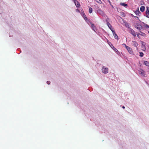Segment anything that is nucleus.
Instances as JSON below:
<instances>
[{
	"instance_id": "obj_1",
	"label": "nucleus",
	"mask_w": 149,
	"mask_h": 149,
	"mask_svg": "<svg viewBox=\"0 0 149 149\" xmlns=\"http://www.w3.org/2000/svg\"><path fill=\"white\" fill-rule=\"evenodd\" d=\"M129 32L131 33L134 37L136 36V34L135 31L131 28H129Z\"/></svg>"
},
{
	"instance_id": "obj_2",
	"label": "nucleus",
	"mask_w": 149,
	"mask_h": 149,
	"mask_svg": "<svg viewBox=\"0 0 149 149\" xmlns=\"http://www.w3.org/2000/svg\"><path fill=\"white\" fill-rule=\"evenodd\" d=\"M102 72L104 74L107 73L108 72V70L107 68L103 66L102 69Z\"/></svg>"
},
{
	"instance_id": "obj_3",
	"label": "nucleus",
	"mask_w": 149,
	"mask_h": 149,
	"mask_svg": "<svg viewBox=\"0 0 149 149\" xmlns=\"http://www.w3.org/2000/svg\"><path fill=\"white\" fill-rule=\"evenodd\" d=\"M139 73L142 76H145L146 72H145L141 69H140L139 71Z\"/></svg>"
},
{
	"instance_id": "obj_4",
	"label": "nucleus",
	"mask_w": 149,
	"mask_h": 149,
	"mask_svg": "<svg viewBox=\"0 0 149 149\" xmlns=\"http://www.w3.org/2000/svg\"><path fill=\"white\" fill-rule=\"evenodd\" d=\"M97 13L98 14L101 15L102 16H104L105 15L103 11L100 9L98 10H97Z\"/></svg>"
},
{
	"instance_id": "obj_5",
	"label": "nucleus",
	"mask_w": 149,
	"mask_h": 149,
	"mask_svg": "<svg viewBox=\"0 0 149 149\" xmlns=\"http://www.w3.org/2000/svg\"><path fill=\"white\" fill-rule=\"evenodd\" d=\"M126 49L127 50L128 52L131 54H132L133 53V51H132V49L130 47L126 46Z\"/></svg>"
},
{
	"instance_id": "obj_6",
	"label": "nucleus",
	"mask_w": 149,
	"mask_h": 149,
	"mask_svg": "<svg viewBox=\"0 0 149 149\" xmlns=\"http://www.w3.org/2000/svg\"><path fill=\"white\" fill-rule=\"evenodd\" d=\"M112 31L113 33V35L114 37V38L116 39H118V37L117 35L116 34L115 32L113 30H112Z\"/></svg>"
},
{
	"instance_id": "obj_7",
	"label": "nucleus",
	"mask_w": 149,
	"mask_h": 149,
	"mask_svg": "<svg viewBox=\"0 0 149 149\" xmlns=\"http://www.w3.org/2000/svg\"><path fill=\"white\" fill-rule=\"evenodd\" d=\"M74 2L75 5L77 7H79L80 4L79 3L77 0H74Z\"/></svg>"
},
{
	"instance_id": "obj_8",
	"label": "nucleus",
	"mask_w": 149,
	"mask_h": 149,
	"mask_svg": "<svg viewBox=\"0 0 149 149\" xmlns=\"http://www.w3.org/2000/svg\"><path fill=\"white\" fill-rule=\"evenodd\" d=\"M147 10H146V17L149 18V7H146Z\"/></svg>"
},
{
	"instance_id": "obj_9",
	"label": "nucleus",
	"mask_w": 149,
	"mask_h": 149,
	"mask_svg": "<svg viewBox=\"0 0 149 149\" xmlns=\"http://www.w3.org/2000/svg\"><path fill=\"white\" fill-rule=\"evenodd\" d=\"M107 25L108 26L109 28L110 29V30L112 31V30H113L112 28V26L110 24L109 22H107Z\"/></svg>"
},
{
	"instance_id": "obj_10",
	"label": "nucleus",
	"mask_w": 149,
	"mask_h": 149,
	"mask_svg": "<svg viewBox=\"0 0 149 149\" xmlns=\"http://www.w3.org/2000/svg\"><path fill=\"white\" fill-rule=\"evenodd\" d=\"M91 25L92 27V29L94 31H95V30L96 29L95 27L94 26V24L92 23H91Z\"/></svg>"
},
{
	"instance_id": "obj_11",
	"label": "nucleus",
	"mask_w": 149,
	"mask_h": 149,
	"mask_svg": "<svg viewBox=\"0 0 149 149\" xmlns=\"http://www.w3.org/2000/svg\"><path fill=\"white\" fill-rule=\"evenodd\" d=\"M145 7L143 6H141L140 8V10L141 12H143L145 10Z\"/></svg>"
},
{
	"instance_id": "obj_12",
	"label": "nucleus",
	"mask_w": 149,
	"mask_h": 149,
	"mask_svg": "<svg viewBox=\"0 0 149 149\" xmlns=\"http://www.w3.org/2000/svg\"><path fill=\"white\" fill-rule=\"evenodd\" d=\"M132 44L133 45L135 46V47H137L138 45V43L136 42L135 41H132Z\"/></svg>"
},
{
	"instance_id": "obj_13",
	"label": "nucleus",
	"mask_w": 149,
	"mask_h": 149,
	"mask_svg": "<svg viewBox=\"0 0 149 149\" xmlns=\"http://www.w3.org/2000/svg\"><path fill=\"white\" fill-rule=\"evenodd\" d=\"M140 12L139 10V9L134 12L135 14L137 15H139Z\"/></svg>"
},
{
	"instance_id": "obj_14",
	"label": "nucleus",
	"mask_w": 149,
	"mask_h": 149,
	"mask_svg": "<svg viewBox=\"0 0 149 149\" xmlns=\"http://www.w3.org/2000/svg\"><path fill=\"white\" fill-rule=\"evenodd\" d=\"M112 46H113V49L115 51V52H118V50L115 48L114 46H113V45H112L111 44Z\"/></svg>"
},
{
	"instance_id": "obj_15",
	"label": "nucleus",
	"mask_w": 149,
	"mask_h": 149,
	"mask_svg": "<svg viewBox=\"0 0 149 149\" xmlns=\"http://www.w3.org/2000/svg\"><path fill=\"white\" fill-rule=\"evenodd\" d=\"M120 4L121 5H122L125 7H126L127 6V5L125 3H120Z\"/></svg>"
},
{
	"instance_id": "obj_16",
	"label": "nucleus",
	"mask_w": 149,
	"mask_h": 149,
	"mask_svg": "<svg viewBox=\"0 0 149 149\" xmlns=\"http://www.w3.org/2000/svg\"><path fill=\"white\" fill-rule=\"evenodd\" d=\"M93 11V9L91 7L89 8V12L90 13H92Z\"/></svg>"
},
{
	"instance_id": "obj_17",
	"label": "nucleus",
	"mask_w": 149,
	"mask_h": 149,
	"mask_svg": "<svg viewBox=\"0 0 149 149\" xmlns=\"http://www.w3.org/2000/svg\"><path fill=\"white\" fill-rule=\"evenodd\" d=\"M144 63L147 66H149V63L147 61H145L144 62Z\"/></svg>"
},
{
	"instance_id": "obj_18",
	"label": "nucleus",
	"mask_w": 149,
	"mask_h": 149,
	"mask_svg": "<svg viewBox=\"0 0 149 149\" xmlns=\"http://www.w3.org/2000/svg\"><path fill=\"white\" fill-rule=\"evenodd\" d=\"M141 26L140 25H137V26L135 27L136 29H139V30H140V29L141 28Z\"/></svg>"
},
{
	"instance_id": "obj_19",
	"label": "nucleus",
	"mask_w": 149,
	"mask_h": 149,
	"mask_svg": "<svg viewBox=\"0 0 149 149\" xmlns=\"http://www.w3.org/2000/svg\"><path fill=\"white\" fill-rule=\"evenodd\" d=\"M95 1L99 3H102V1L101 0H95Z\"/></svg>"
},
{
	"instance_id": "obj_20",
	"label": "nucleus",
	"mask_w": 149,
	"mask_h": 149,
	"mask_svg": "<svg viewBox=\"0 0 149 149\" xmlns=\"http://www.w3.org/2000/svg\"><path fill=\"white\" fill-rule=\"evenodd\" d=\"M140 54L139 55L141 57H143V52H139Z\"/></svg>"
},
{
	"instance_id": "obj_21",
	"label": "nucleus",
	"mask_w": 149,
	"mask_h": 149,
	"mask_svg": "<svg viewBox=\"0 0 149 149\" xmlns=\"http://www.w3.org/2000/svg\"><path fill=\"white\" fill-rule=\"evenodd\" d=\"M145 27L147 29L149 27V26L147 24H146L145 25Z\"/></svg>"
},
{
	"instance_id": "obj_22",
	"label": "nucleus",
	"mask_w": 149,
	"mask_h": 149,
	"mask_svg": "<svg viewBox=\"0 0 149 149\" xmlns=\"http://www.w3.org/2000/svg\"><path fill=\"white\" fill-rule=\"evenodd\" d=\"M84 18L85 20L86 21L88 19V18H87V17H86L85 15V16H84Z\"/></svg>"
},
{
	"instance_id": "obj_23",
	"label": "nucleus",
	"mask_w": 149,
	"mask_h": 149,
	"mask_svg": "<svg viewBox=\"0 0 149 149\" xmlns=\"http://www.w3.org/2000/svg\"><path fill=\"white\" fill-rule=\"evenodd\" d=\"M141 35H142V36H145V34L144 33H142L141 32Z\"/></svg>"
},
{
	"instance_id": "obj_24",
	"label": "nucleus",
	"mask_w": 149,
	"mask_h": 149,
	"mask_svg": "<svg viewBox=\"0 0 149 149\" xmlns=\"http://www.w3.org/2000/svg\"><path fill=\"white\" fill-rule=\"evenodd\" d=\"M47 84H50V82L49 81H47Z\"/></svg>"
},
{
	"instance_id": "obj_25",
	"label": "nucleus",
	"mask_w": 149,
	"mask_h": 149,
	"mask_svg": "<svg viewBox=\"0 0 149 149\" xmlns=\"http://www.w3.org/2000/svg\"><path fill=\"white\" fill-rule=\"evenodd\" d=\"M123 45L125 47V48H126V46H127L126 44H123Z\"/></svg>"
},
{
	"instance_id": "obj_26",
	"label": "nucleus",
	"mask_w": 149,
	"mask_h": 149,
	"mask_svg": "<svg viewBox=\"0 0 149 149\" xmlns=\"http://www.w3.org/2000/svg\"><path fill=\"white\" fill-rule=\"evenodd\" d=\"M137 36L138 37H139V34H137Z\"/></svg>"
},
{
	"instance_id": "obj_27",
	"label": "nucleus",
	"mask_w": 149,
	"mask_h": 149,
	"mask_svg": "<svg viewBox=\"0 0 149 149\" xmlns=\"http://www.w3.org/2000/svg\"><path fill=\"white\" fill-rule=\"evenodd\" d=\"M122 107L123 109H125V107H124V106H123V107Z\"/></svg>"
},
{
	"instance_id": "obj_28",
	"label": "nucleus",
	"mask_w": 149,
	"mask_h": 149,
	"mask_svg": "<svg viewBox=\"0 0 149 149\" xmlns=\"http://www.w3.org/2000/svg\"><path fill=\"white\" fill-rule=\"evenodd\" d=\"M134 17H136V18H138V17H136V16H134Z\"/></svg>"
},
{
	"instance_id": "obj_29",
	"label": "nucleus",
	"mask_w": 149,
	"mask_h": 149,
	"mask_svg": "<svg viewBox=\"0 0 149 149\" xmlns=\"http://www.w3.org/2000/svg\"><path fill=\"white\" fill-rule=\"evenodd\" d=\"M106 21L107 22H108V21H107V20H106Z\"/></svg>"
},
{
	"instance_id": "obj_30",
	"label": "nucleus",
	"mask_w": 149,
	"mask_h": 149,
	"mask_svg": "<svg viewBox=\"0 0 149 149\" xmlns=\"http://www.w3.org/2000/svg\"><path fill=\"white\" fill-rule=\"evenodd\" d=\"M148 33H149V31H148Z\"/></svg>"
},
{
	"instance_id": "obj_31",
	"label": "nucleus",
	"mask_w": 149,
	"mask_h": 149,
	"mask_svg": "<svg viewBox=\"0 0 149 149\" xmlns=\"http://www.w3.org/2000/svg\"><path fill=\"white\" fill-rule=\"evenodd\" d=\"M149 2V0H147Z\"/></svg>"
}]
</instances>
